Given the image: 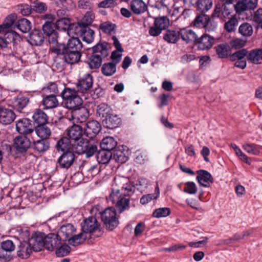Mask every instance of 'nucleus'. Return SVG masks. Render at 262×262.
<instances>
[{
	"label": "nucleus",
	"instance_id": "obj_1",
	"mask_svg": "<svg viewBox=\"0 0 262 262\" xmlns=\"http://www.w3.org/2000/svg\"><path fill=\"white\" fill-rule=\"evenodd\" d=\"M62 241L57 233H50L45 236L43 234L39 232L35 233L31 237L34 251L36 252L41 251L43 247L50 251H54L59 247Z\"/></svg>",
	"mask_w": 262,
	"mask_h": 262
},
{
	"label": "nucleus",
	"instance_id": "obj_2",
	"mask_svg": "<svg viewBox=\"0 0 262 262\" xmlns=\"http://www.w3.org/2000/svg\"><path fill=\"white\" fill-rule=\"evenodd\" d=\"M21 40L18 33L14 31H8L4 35H0V47L9 48L12 52L20 55L24 53L21 46Z\"/></svg>",
	"mask_w": 262,
	"mask_h": 262
},
{
	"label": "nucleus",
	"instance_id": "obj_3",
	"mask_svg": "<svg viewBox=\"0 0 262 262\" xmlns=\"http://www.w3.org/2000/svg\"><path fill=\"white\" fill-rule=\"evenodd\" d=\"M120 191L121 190L119 187L114 186V182L112 184L111 192L107 198V201L108 203L111 202L112 204H115L119 213H122L128 208L129 199L124 197Z\"/></svg>",
	"mask_w": 262,
	"mask_h": 262
},
{
	"label": "nucleus",
	"instance_id": "obj_4",
	"mask_svg": "<svg viewBox=\"0 0 262 262\" xmlns=\"http://www.w3.org/2000/svg\"><path fill=\"white\" fill-rule=\"evenodd\" d=\"M93 54L88 61L89 67L92 69H98L102 64V59L108 55L107 46L105 44H98L93 47Z\"/></svg>",
	"mask_w": 262,
	"mask_h": 262
},
{
	"label": "nucleus",
	"instance_id": "obj_5",
	"mask_svg": "<svg viewBox=\"0 0 262 262\" xmlns=\"http://www.w3.org/2000/svg\"><path fill=\"white\" fill-rule=\"evenodd\" d=\"M97 150V146L83 138L73 142L72 151L79 155L85 154L86 158L92 157Z\"/></svg>",
	"mask_w": 262,
	"mask_h": 262
},
{
	"label": "nucleus",
	"instance_id": "obj_6",
	"mask_svg": "<svg viewBox=\"0 0 262 262\" xmlns=\"http://www.w3.org/2000/svg\"><path fill=\"white\" fill-rule=\"evenodd\" d=\"M81 225L82 232L86 233L89 238L98 237L102 234V232L99 229V224L95 217H89L81 223Z\"/></svg>",
	"mask_w": 262,
	"mask_h": 262
},
{
	"label": "nucleus",
	"instance_id": "obj_7",
	"mask_svg": "<svg viewBox=\"0 0 262 262\" xmlns=\"http://www.w3.org/2000/svg\"><path fill=\"white\" fill-rule=\"evenodd\" d=\"M64 104L66 108L72 110L79 106L82 103V100L74 89L65 88L61 93Z\"/></svg>",
	"mask_w": 262,
	"mask_h": 262
},
{
	"label": "nucleus",
	"instance_id": "obj_8",
	"mask_svg": "<svg viewBox=\"0 0 262 262\" xmlns=\"http://www.w3.org/2000/svg\"><path fill=\"white\" fill-rule=\"evenodd\" d=\"M101 220L106 227L110 230H113L119 223L116 217V211L115 208L111 207L105 209L102 212H99Z\"/></svg>",
	"mask_w": 262,
	"mask_h": 262
},
{
	"label": "nucleus",
	"instance_id": "obj_9",
	"mask_svg": "<svg viewBox=\"0 0 262 262\" xmlns=\"http://www.w3.org/2000/svg\"><path fill=\"white\" fill-rule=\"evenodd\" d=\"M156 7L171 16L177 15L180 9L178 7H176L174 0H161L157 3Z\"/></svg>",
	"mask_w": 262,
	"mask_h": 262
},
{
	"label": "nucleus",
	"instance_id": "obj_10",
	"mask_svg": "<svg viewBox=\"0 0 262 262\" xmlns=\"http://www.w3.org/2000/svg\"><path fill=\"white\" fill-rule=\"evenodd\" d=\"M114 186L119 187L124 195H132L135 191V186L124 177H115L114 178Z\"/></svg>",
	"mask_w": 262,
	"mask_h": 262
},
{
	"label": "nucleus",
	"instance_id": "obj_11",
	"mask_svg": "<svg viewBox=\"0 0 262 262\" xmlns=\"http://www.w3.org/2000/svg\"><path fill=\"white\" fill-rule=\"evenodd\" d=\"M233 10L226 4H223L222 5L220 4L216 5L212 13L213 17H217L223 21H225L227 19H228L233 16L232 13Z\"/></svg>",
	"mask_w": 262,
	"mask_h": 262
},
{
	"label": "nucleus",
	"instance_id": "obj_12",
	"mask_svg": "<svg viewBox=\"0 0 262 262\" xmlns=\"http://www.w3.org/2000/svg\"><path fill=\"white\" fill-rule=\"evenodd\" d=\"M16 129L18 133L25 135L34 133V129L30 120L27 118L19 119L16 122Z\"/></svg>",
	"mask_w": 262,
	"mask_h": 262
},
{
	"label": "nucleus",
	"instance_id": "obj_13",
	"mask_svg": "<svg viewBox=\"0 0 262 262\" xmlns=\"http://www.w3.org/2000/svg\"><path fill=\"white\" fill-rule=\"evenodd\" d=\"M75 160V156L74 152L72 151H67L59 157L57 162L60 168L67 169L73 164Z\"/></svg>",
	"mask_w": 262,
	"mask_h": 262
},
{
	"label": "nucleus",
	"instance_id": "obj_14",
	"mask_svg": "<svg viewBox=\"0 0 262 262\" xmlns=\"http://www.w3.org/2000/svg\"><path fill=\"white\" fill-rule=\"evenodd\" d=\"M32 250L34 251V248L31 239L29 242L23 241L20 242L18 246L17 255L21 259L28 258L30 256Z\"/></svg>",
	"mask_w": 262,
	"mask_h": 262
},
{
	"label": "nucleus",
	"instance_id": "obj_15",
	"mask_svg": "<svg viewBox=\"0 0 262 262\" xmlns=\"http://www.w3.org/2000/svg\"><path fill=\"white\" fill-rule=\"evenodd\" d=\"M214 42L213 37L204 34L200 37L197 36V39L194 41V43L197 46L198 48L201 50H208L210 49Z\"/></svg>",
	"mask_w": 262,
	"mask_h": 262
},
{
	"label": "nucleus",
	"instance_id": "obj_16",
	"mask_svg": "<svg viewBox=\"0 0 262 262\" xmlns=\"http://www.w3.org/2000/svg\"><path fill=\"white\" fill-rule=\"evenodd\" d=\"M31 145V141L26 136H18L14 139V147L18 152H26Z\"/></svg>",
	"mask_w": 262,
	"mask_h": 262
},
{
	"label": "nucleus",
	"instance_id": "obj_17",
	"mask_svg": "<svg viewBox=\"0 0 262 262\" xmlns=\"http://www.w3.org/2000/svg\"><path fill=\"white\" fill-rule=\"evenodd\" d=\"M93 84V77L90 74L88 73L79 79L77 83V88L81 93H85L92 88Z\"/></svg>",
	"mask_w": 262,
	"mask_h": 262
},
{
	"label": "nucleus",
	"instance_id": "obj_18",
	"mask_svg": "<svg viewBox=\"0 0 262 262\" xmlns=\"http://www.w3.org/2000/svg\"><path fill=\"white\" fill-rule=\"evenodd\" d=\"M101 126L99 122L96 120L88 122L84 128V134L90 138L95 137L101 130Z\"/></svg>",
	"mask_w": 262,
	"mask_h": 262
},
{
	"label": "nucleus",
	"instance_id": "obj_19",
	"mask_svg": "<svg viewBox=\"0 0 262 262\" xmlns=\"http://www.w3.org/2000/svg\"><path fill=\"white\" fill-rule=\"evenodd\" d=\"M16 118L14 112L9 108L0 106V123L4 125H8L13 122Z\"/></svg>",
	"mask_w": 262,
	"mask_h": 262
},
{
	"label": "nucleus",
	"instance_id": "obj_20",
	"mask_svg": "<svg viewBox=\"0 0 262 262\" xmlns=\"http://www.w3.org/2000/svg\"><path fill=\"white\" fill-rule=\"evenodd\" d=\"M102 123L105 127L114 129L119 126L121 123V119L118 115L111 113L103 120Z\"/></svg>",
	"mask_w": 262,
	"mask_h": 262
},
{
	"label": "nucleus",
	"instance_id": "obj_21",
	"mask_svg": "<svg viewBox=\"0 0 262 262\" xmlns=\"http://www.w3.org/2000/svg\"><path fill=\"white\" fill-rule=\"evenodd\" d=\"M72 116L77 123L85 122L89 116V110L84 107H76L73 108Z\"/></svg>",
	"mask_w": 262,
	"mask_h": 262
},
{
	"label": "nucleus",
	"instance_id": "obj_22",
	"mask_svg": "<svg viewBox=\"0 0 262 262\" xmlns=\"http://www.w3.org/2000/svg\"><path fill=\"white\" fill-rule=\"evenodd\" d=\"M196 172L198 174L196 179L201 185L205 187H208L210 186V184L213 183V178L207 171L199 170Z\"/></svg>",
	"mask_w": 262,
	"mask_h": 262
},
{
	"label": "nucleus",
	"instance_id": "obj_23",
	"mask_svg": "<svg viewBox=\"0 0 262 262\" xmlns=\"http://www.w3.org/2000/svg\"><path fill=\"white\" fill-rule=\"evenodd\" d=\"M76 231V228L71 224H67L61 226L57 234L63 241L68 240Z\"/></svg>",
	"mask_w": 262,
	"mask_h": 262
},
{
	"label": "nucleus",
	"instance_id": "obj_24",
	"mask_svg": "<svg viewBox=\"0 0 262 262\" xmlns=\"http://www.w3.org/2000/svg\"><path fill=\"white\" fill-rule=\"evenodd\" d=\"M180 38L186 43L194 42L197 39V35L192 30L187 28L180 29Z\"/></svg>",
	"mask_w": 262,
	"mask_h": 262
},
{
	"label": "nucleus",
	"instance_id": "obj_25",
	"mask_svg": "<svg viewBox=\"0 0 262 262\" xmlns=\"http://www.w3.org/2000/svg\"><path fill=\"white\" fill-rule=\"evenodd\" d=\"M67 135L72 142L78 141L83 137V128L78 125L74 124L68 129Z\"/></svg>",
	"mask_w": 262,
	"mask_h": 262
},
{
	"label": "nucleus",
	"instance_id": "obj_26",
	"mask_svg": "<svg viewBox=\"0 0 262 262\" xmlns=\"http://www.w3.org/2000/svg\"><path fill=\"white\" fill-rule=\"evenodd\" d=\"M163 39L169 43H177L180 39V29L167 30L163 34Z\"/></svg>",
	"mask_w": 262,
	"mask_h": 262
},
{
	"label": "nucleus",
	"instance_id": "obj_27",
	"mask_svg": "<svg viewBox=\"0 0 262 262\" xmlns=\"http://www.w3.org/2000/svg\"><path fill=\"white\" fill-rule=\"evenodd\" d=\"M133 12L137 15L141 14L146 11L147 7L142 0H133L130 4Z\"/></svg>",
	"mask_w": 262,
	"mask_h": 262
},
{
	"label": "nucleus",
	"instance_id": "obj_28",
	"mask_svg": "<svg viewBox=\"0 0 262 262\" xmlns=\"http://www.w3.org/2000/svg\"><path fill=\"white\" fill-rule=\"evenodd\" d=\"M42 104L44 106V108L48 110L56 107L58 106L59 102L56 98V95L49 94L43 98Z\"/></svg>",
	"mask_w": 262,
	"mask_h": 262
},
{
	"label": "nucleus",
	"instance_id": "obj_29",
	"mask_svg": "<svg viewBox=\"0 0 262 262\" xmlns=\"http://www.w3.org/2000/svg\"><path fill=\"white\" fill-rule=\"evenodd\" d=\"M84 27L85 26L82 25L80 22L77 24H71L69 25L67 31L65 30L63 33L66 35L72 36V37H74V35L81 36Z\"/></svg>",
	"mask_w": 262,
	"mask_h": 262
},
{
	"label": "nucleus",
	"instance_id": "obj_30",
	"mask_svg": "<svg viewBox=\"0 0 262 262\" xmlns=\"http://www.w3.org/2000/svg\"><path fill=\"white\" fill-rule=\"evenodd\" d=\"M81 53L74 51L67 50L66 52L63 59L68 64H73L77 63L80 59Z\"/></svg>",
	"mask_w": 262,
	"mask_h": 262
},
{
	"label": "nucleus",
	"instance_id": "obj_31",
	"mask_svg": "<svg viewBox=\"0 0 262 262\" xmlns=\"http://www.w3.org/2000/svg\"><path fill=\"white\" fill-rule=\"evenodd\" d=\"M57 150H61L63 152L67 151H72L73 147V142L67 137H62L56 143V145Z\"/></svg>",
	"mask_w": 262,
	"mask_h": 262
},
{
	"label": "nucleus",
	"instance_id": "obj_32",
	"mask_svg": "<svg viewBox=\"0 0 262 262\" xmlns=\"http://www.w3.org/2000/svg\"><path fill=\"white\" fill-rule=\"evenodd\" d=\"M44 41V36L39 30H34L30 34L29 41L32 45L40 46Z\"/></svg>",
	"mask_w": 262,
	"mask_h": 262
},
{
	"label": "nucleus",
	"instance_id": "obj_33",
	"mask_svg": "<svg viewBox=\"0 0 262 262\" xmlns=\"http://www.w3.org/2000/svg\"><path fill=\"white\" fill-rule=\"evenodd\" d=\"M83 45L80 40L77 37H72L68 40L67 45V50L74 51L81 53Z\"/></svg>",
	"mask_w": 262,
	"mask_h": 262
},
{
	"label": "nucleus",
	"instance_id": "obj_34",
	"mask_svg": "<svg viewBox=\"0 0 262 262\" xmlns=\"http://www.w3.org/2000/svg\"><path fill=\"white\" fill-rule=\"evenodd\" d=\"M248 61L254 64L262 63V49H255L251 51L248 55Z\"/></svg>",
	"mask_w": 262,
	"mask_h": 262
},
{
	"label": "nucleus",
	"instance_id": "obj_35",
	"mask_svg": "<svg viewBox=\"0 0 262 262\" xmlns=\"http://www.w3.org/2000/svg\"><path fill=\"white\" fill-rule=\"evenodd\" d=\"M216 54L221 58H227L231 54L230 46L227 43H221L215 47Z\"/></svg>",
	"mask_w": 262,
	"mask_h": 262
},
{
	"label": "nucleus",
	"instance_id": "obj_36",
	"mask_svg": "<svg viewBox=\"0 0 262 262\" xmlns=\"http://www.w3.org/2000/svg\"><path fill=\"white\" fill-rule=\"evenodd\" d=\"M100 145L102 149L111 152L116 146L117 142L113 137H106L103 139Z\"/></svg>",
	"mask_w": 262,
	"mask_h": 262
},
{
	"label": "nucleus",
	"instance_id": "obj_37",
	"mask_svg": "<svg viewBox=\"0 0 262 262\" xmlns=\"http://www.w3.org/2000/svg\"><path fill=\"white\" fill-rule=\"evenodd\" d=\"M35 134L40 138L46 139L50 137L51 131L46 123L37 125L35 127Z\"/></svg>",
	"mask_w": 262,
	"mask_h": 262
},
{
	"label": "nucleus",
	"instance_id": "obj_38",
	"mask_svg": "<svg viewBox=\"0 0 262 262\" xmlns=\"http://www.w3.org/2000/svg\"><path fill=\"white\" fill-rule=\"evenodd\" d=\"M86 238H89L86 233L82 232L77 235H73L68 241L70 245L75 247L81 244Z\"/></svg>",
	"mask_w": 262,
	"mask_h": 262
},
{
	"label": "nucleus",
	"instance_id": "obj_39",
	"mask_svg": "<svg viewBox=\"0 0 262 262\" xmlns=\"http://www.w3.org/2000/svg\"><path fill=\"white\" fill-rule=\"evenodd\" d=\"M34 121L39 125L47 123L48 117L47 115L40 110H36L32 116Z\"/></svg>",
	"mask_w": 262,
	"mask_h": 262
},
{
	"label": "nucleus",
	"instance_id": "obj_40",
	"mask_svg": "<svg viewBox=\"0 0 262 262\" xmlns=\"http://www.w3.org/2000/svg\"><path fill=\"white\" fill-rule=\"evenodd\" d=\"M33 147L36 151L39 153L43 152L49 148V143L45 139H42L33 141Z\"/></svg>",
	"mask_w": 262,
	"mask_h": 262
},
{
	"label": "nucleus",
	"instance_id": "obj_41",
	"mask_svg": "<svg viewBox=\"0 0 262 262\" xmlns=\"http://www.w3.org/2000/svg\"><path fill=\"white\" fill-rule=\"evenodd\" d=\"M238 32L243 37H250L253 33V27L248 23H243L238 27Z\"/></svg>",
	"mask_w": 262,
	"mask_h": 262
},
{
	"label": "nucleus",
	"instance_id": "obj_42",
	"mask_svg": "<svg viewBox=\"0 0 262 262\" xmlns=\"http://www.w3.org/2000/svg\"><path fill=\"white\" fill-rule=\"evenodd\" d=\"M112 156L111 152L102 149L97 153L96 159L98 163L105 164L109 162Z\"/></svg>",
	"mask_w": 262,
	"mask_h": 262
},
{
	"label": "nucleus",
	"instance_id": "obj_43",
	"mask_svg": "<svg viewBox=\"0 0 262 262\" xmlns=\"http://www.w3.org/2000/svg\"><path fill=\"white\" fill-rule=\"evenodd\" d=\"M195 4L197 10L201 13L208 11L212 6L211 0H198Z\"/></svg>",
	"mask_w": 262,
	"mask_h": 262
},
{
	"label": "nucleus",
	"instance_id": "obj_44",
	"mask_svg": "<svg viewBox=\"0 0 262 262\" xmlns=\"http://www.w3.org/2000/svg\"><path fill=\"white\" fill-rule=\"evenodd\" d=\"M116 64L114 62L104 63L101 68L102 73L106 76H111L116 72Z\"/></svg>",
	"mask_w": 262,
	"mask_h": 262
},
{
	"label": "nucleus",
	"instance_id": "obj_45",
	"mask_svg": "<svg viewBox=\"0 0 262 262\" xmlns=\"http://www.w3.org/2000/svg\"><path fill=\"white\" fill-rule=\"evenodd\" d=\"M16 26L21 32L27 33L31 29V23L28 19L24 18L17 20Z\"/></svg>",
	"mask_w": 262,
	"mask_h": 262
},
{
	"label": "nucleus",
	"instance_id": "obj_46",
	"mask_svg": "<svg viewBox=\"0 0 262 262\" xmlns=\"http://www.w3.org/2000/svg\"><path fill=\"white\" fill-rule=\"evenodd\" d=\"M29 102V99L27 97L18 96L15 99L13 105L19 112H21L27 105Z\"/></svg>",
	"mask_w": 262,
	"mask_h": 262
},
{
	"label": "nucleus",
	"instance_id": "obj_47",
	"mask_svg": "<svg viewBox=\"0 0 262 262\" xmlns=\"http://www.w3.org/2000/svg\"><path fill=\"white\" fill-rule=\"evenodd\" d=\"M243 148L248 154L258 155L261 146L255 144L246 143L243 145Z\"/></svg>",
	"mask_w": 262,
	"mask_h": 262
},
{
	"label": "nucleus",
	"instance_id": "obj_48",
	"mask_svg": "<svg viewBox=\"0 0 262 262\" xmlns=\"http://www.w3.org/2000/svg\"><path fill=\"white\" fill-rule=\"evenodd\" d=\"M94 31L89 27L85 26L81 35L83 41L88 43L92 42L94 39Z\"/></svg>",
	"mask_w": 262,
	"mask_h": 262
},
{
	"label": "nucleus",
	"instance_id": "obj_49",
	"mask_svg": "<svg viewBox=\"0 0 262 262\" xmlns=\"http://www.w3.org/2000/svg\"><path fill=\"white\" fill-rule=\"evenodd\" d=\"M229 19L225 23L224 28L227 31L231 32L235 30L236 27L238 25V20L236 14L231 16Z\"/></svg>",
	"mask_w": 262,
	"mask_h": 262
},
{
	"label": "nucleus",
	"instance_id": "obj_50",
	"mask_svg": "<svg viewBox=\"0 0 262 262\" xmlns=\"http://www.w3.org/2000/svg\"><path fill=\"white\" fill-rule=\"evenodd\" d=\"M97 115L100 117H104L108 116L111 113V108L106 103H101L97 107Z\"/></svg>",
	"mask_w": 262,
	"mask_h": 262
},
{
	"label": "nucleus",
	"instance_id": "obj_51",
	"mask_svg": "<svg viewBox=\"0 0 262 262\" xmlns=\"http://www.w3.org/2000/svg\"><path fill=\"white\" fill-rule=\"evenodd\" d=\"M32 12L34 11L37 13H43L47 10V6L44 3L35 1L31 3Z\"/></svg>",
	"mask_w": 262,
	"mask_h": 262
},
{
	"label": "nucleus",
	"instance_id": "obj_52",
	"mask_svg": "<svg viewBox=\"0 0 262 262\" xmlns=\"http://www.w3.org/2000/svg\"><path fill=\"white\" fill-rule=\"evenodd\" d=\"M208 20V16L204 13L198 16L192 22L193 26L196 28H204L207 21Z\"/></svg>",
	"mask_w": 262,
	"mask_h": 262
},
{
	"label": "nucleus",
	"instance_id": "obj_53",
	"mask_svg": "<svg viewBox=\"0 0 262 262\" xmlns=\"http://www.w3.org/2000/svg\"><path fill=\"white\" fill-rule=\"evenodd\" d=\"M67 50V46L63 43H58L50 48L51 53L56 55H63L64 56Z\"/></svg>",
	"mask_w": 262,
	"mask_h": 262
},
{
	"label": "nucleus",
	"instance_id": "obj_54",
	"mask_svg": "<svg viewBox=\"0 0 262 262\" xmlns=\"http://www.w3.org/2000/svg\"><path fill=\"white\" fill-rule=\"evenodd\" d=\"M170 213V210L169 208H159L154 211L152 216L156 218L165 217L168 216Z\"/></svg>",
	"mask_w": 262,
	"mask_h": 262
},
{
	"label": "nucleus",
	"instance_id": "obj_55",
	"mask_svg": "<svg viewBox=\"0 0 262 262\" xmlns=\"http://www.w3.org/2000/svg\"><path fill=\"white\" fill-rule=\"evenodd\" d=\"M154 24L161 30H163L168 26L169 24V19L166 16L157 18L155 20Z\"/></svg>",
	"mask_w": 262,
	"mask_h": 262
},
{
	"label": "nucleus",
	"instance_id": "obj_56",
	"mask_svg": "<svg viewBox=\"0 0 262 262\" xmlns=\"http://www.w3.org/2000/svg\"><path fill=\"white\" fill-rule=\"evenodd\" d=\"M56 254L58 257H63L67 256L71 251V248L67 245H62L61 243L59 247L55 250Z\"/></svg>",
	"mask_w": 262,
	"mask_h": 262
},
{
	"label": "nucleus",
	"instance_id": "obj_57",
	"mask_svg": "<svg viewBox=\"0 0 262 262\" xmlns=\"http://www.w3.org/2000/svg\"><path fill=\"white\" fill-rule=\"evenodd\" d=\"M57 5L67 10H70L75 7V5L72 0H58Z\"/></svg>",
	"mask_w": 262,
	"mask_h": 262
},
{
	"label": "nucleus",
	"instance_id": "obj_58",
	"mask_svg": "<svg viewBox=\"0 0 262 262\" xmlns=\"http://www.w3.org/2000/svg\"><path fill=\"white\" fill-rule=\"evenodd\" d=\"M94 18V13L92 11H88L85 14L80 23L84 26L88 27L93 23Z\"/></svg>",
	"mask_w": 262,
	"mask_h": 262
},
{
	"label": "nucleus",
	"instance_id": "obj_59",
	"mask_svg": "<svg viewBox=\"0 0 262 262\" xmlns=\"http://www.w3.org/2000/svg\"><path fill=\"white\" fill-rule=\"evenodd\" d=\"M42 90L46 94L50 93V94H54L55 95L58 93L57 85L56 83L53 82L48 83Z\"/></svg>",
	"mask_w": 262,
	"mask_h": 262
},
{
	"label": "nucleus",
	"instance_id": "obj_60",
	"mask_svg": "<svg viewBox=\"0 0 262 262\" xmlns=\"http://www.w3.org/2000/svg\"><path fill=\"white\" fill-rule=\"evenodd\" d=\"M18 10L24 16H28L32 12V6L27 4H23L18 6Z\"/></svg>",
	"mask_w": 262,
	"mask_h": 262
},
{
	"label": "nucleus",
	"instance_id": "obj_61",
	"mask_svg": "<svg viewBox=\"0 0 262 262\" xmlns=\"http://www.w3.org/2000/svg\"><path fill=\"white\" fill-rule=\"evenodd\" d=\"M136 157L135 159V161L137 163L142 164L148 160V155L147 152L145 151L141 152L138 151L136 152Z\"/></svg>",
	"mask_w": 262,
	"mask_h": 262
},
{
	"label": "nucleus",
	"instance_id": "obj_62",
	"mask_svg": "<svg viewBox=\"0 0 262 262\" xmlns=\"http://www.w3.org/2000/svg\"><path fill=\"white\" fill-rule=\"evenodd\" d=\"M55 28V25L54 23L45 22L42 25V30L47 36L52 35L53 33L56 32Z\"/></svg>",
	"mask_w": 262,
	"mask_h": 262
},
{
	"label": "nucleus",
	"instance_id": "obj_63",
	"mask_svg": "<svg viewBox=\"0 0 262 262\" xmlns=\"http://www.w3.org/2000/svg\"><path fill=\"white\" fill-rule=\"evenodd\" d=\"M197 191V187L195 184L193 182H187L185 183L184 192L190 194H194Z\"/></svg>",
	"mask_w": 262,
	"mask_h": 262
},
{
	"label": "nucleus",
	"instance_id": "obj_64",
	"mask_svg": "<svg viewBox=\"0 0 262 262\" xmlns=\"http://www.w3.org/2000/svg\"><path fill=\"white\" fill-rule=\"evenodd\" d=\"M234 9L236 13L239 15L242 14L244 12L248 10L243 0H239L236 4L234 5Z\"/></svg>",
	"mask_w": 262,
	"mask_h": 262
}]
</instances>
